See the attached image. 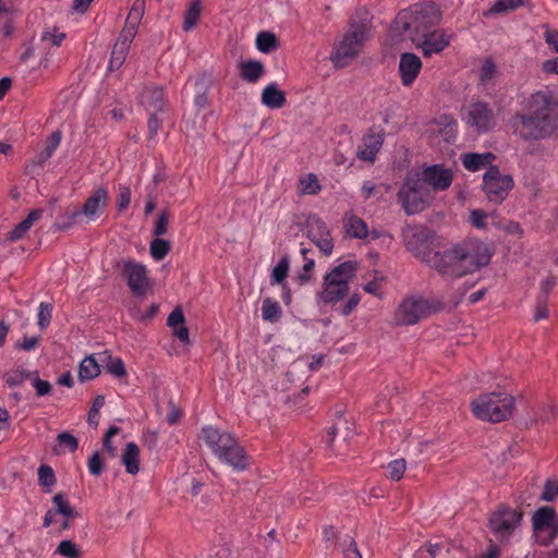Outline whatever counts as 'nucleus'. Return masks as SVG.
<instances>
[{
	"mask_svg": "<svg viewBox=\"0 0 558 558\" xmlns=\"http://www.w3.org/2000/svg\"><path fill=\"white\" fill-rule=\"evenodd\" d=\"M492 251L481 241H468L438 250L423 257V263L440 277L459 279L490 263Z\"/></svg>",
	"mask_w": 558,
	"mask_h": 558,
	"instance_id": "obj_1",
	"label": "nucleus"
},
{
	"mask_svg": "<svg viewBox=\"0 0 558 558\" xmlns=\"http://www.w3.org/2000/svg\"><path fill=\"white\" fill-rule=\"evenodd\" d=\"M555 102L548 93L536 92L527 101V112L517 113L511 124L524 141H538L550 136L557 129Z\"/></svg>",
	"mask_w": 558,
	"mask_h": 558,
	"instance_id": "obj_2",
	"label": "nucleus"
},
{
	"mask_svg": "<svg viewBox=\"0 0 558 558\" xmlns=\"http://www.w3.org/2000/svg\"><path fill=\"white\" fill-rule=\"evenodd\" d=\"M373 15L364 7L357 8L348 21V29L333 44L330 61L337 69L348 66L359 57L373 33Z\"/></svg>",
	"mask_w": 558,
	"mask_h": 558,
	"instance_id": "obj_3",
	"label": "nucleus"
},
{
	"mask_svg": "<svg viewBox=\"0 0 558 558\" xmlns=\"http://www.w3.org/2000/svg\"><path fill=\"white\" fill-rule=\"evenodd\" d=\"M441 16L440 8L434 2L414 3L397 14L389 29L390 37L395 43L417 41L440 23Z\"/></svg>",
	"mask_w": 558,
	"mask_h": 558,
	"instance_id": "obj_4",
	"label": "nucleus"
},
{
	"mask_svg": "<svg viewBox=\"0 0 558 558\" xmlns=\"http://www.w3.org/2000/svg\"><path fill=\"white\" fill-rule=\"evenodd\" d=\"M470 405L476 418L490 423H500L512 416L515 399L506 391H493L480 395L472 400Z\"/></svg>",
	"mask_w": 558,
	"mask_h": 558,
	"instance_id": "obj_5",
	"label": "nucleus"
},
{
	"mask_svg": "<svg viewBox=\"0 0 558 558\" xmlns=\"http://www.w3.org/2000/svg\"><path fill=\"white\" fill-rule=\"evenodd\" d=\"M357 265L347 260L333 267L323 280L319 299L326 304H335L349 293V282L355 277Z\"/></svg>",
	"mask_w": 558,
	"mask_h": 558,
	"instance_id": "obj_6",
	"label": "nucleus"
},
{
	"mask_svg": "<svg viewBox=\"0 0 558 558\" xmlns=\"http://www.w3.org/2000/svg\"><path fill=\"white\" fill-rule=\"evenodd\" d=\"M397 199L404 213L411 216L422 213L429 205L430 194L418 174H409L397 193Z\"/></svg>",
	"mask_w": 558,
	"mask_h": 558,
	"instance_id": "obj_7",
	"label": "nucleus"
},
{
	"mask_svg": "<svg viewBox=\"0 0 558 558\" xmlns=\"http://www.w3.org/2000/svg\"><path fill=\"white\" fill-rule=\"evenodd\" d=\"M432 305L423 296L408 295L398 305L393 322L397 326H412L432 313Z\"/></svg>",
	"mask_w": 558,
	"mask_h": 558,
	"instance_id": "obj_8",
	"label": "nucleus"
},
{
	"mask_svg": "<svg viewBox=\"0 0 558 558\" xmlns=\"http://www.w3.org/2000/svg\"><path fill=\"white\" fill-rule=\"evenodd\" d=\"M513 186V178L510 174L501 173L496 166H490L483 175V191L492 203H502Z\"/></svg>",
	"mask_w": 558,
	"mask_h": 558,
	"instance_id": "obj_9",
	"label": "nucleus"
},
{
	"mask_svg": "<svg viewBox=\"0 0 558 558\" xmlns=\"http://www.w3.org/2000/svg\"><path fill=\"white\" fill-rule=\"evenodd\" d=\"M523 512L500 505L489 518V529L500 539H508L522 521Z\"/></svg>",
	"mask_w": 558,
	"mask_h": 558,
	"instance_id": "obj_10",
	"label": "nucleus"
},
{
	"mask_svg": "<svg viewBox=\"0 0 558 558\" xmlns=\"http://www.w3.org/2000/svg\"><path fill=\"white\" fill-rule=\"evenodd\" d=\"M121 263V275L125 279L131 292L135 296H145L151 289L146 266L132 259H124Z\"/></svg>",
	"mask_w": 558,
	"mask_h": 558,
	"instance_id": "obj_11",
	"label": "nucleus"
},
{
	"mask_svg": "<svg viewBox=\"0 0 558 558\" xmlns=\"http://www.w3.org/2000/svg\"><path fill=\"white\" fill-rule=\"evenodd\" d=\"M432 238L433 232L424 226L407 225L402 229V240L405 247L422 263L425 255L435 252L434 250L426 248V244Z\"/></svg>",
	"mask_w": 558,
	"mask_h": 558,
	"instance_id": "obj_12",
	"label": "nucleus"
},
{
	"mask_svg": "<svg viewBox=\"0 0 558 558\" xmlns=\"http://www.w3.org/2000/svg\"><path fill=\"white\" fill-rule=\"evenodd\" d=\"M306 229L308 239L316 244L323 254L330 255L333 243L326 223L318 216L313 215L306 220Z\"/></svg>",
	"mask_w": 558,
	"mask_h": 558,
	"instance_id": "obj_13",
	"label": "nucleus"
},
{
	"mask_svg": "<svg viewBox=\"0 0 558 558\" xmlns=\"http://www.w3.org/2000/svg\"><path fill=\"white\" fill-rule=\"evenodd\" d=\"M145 12V1L134 0L116 44L130 48Z\"/></svg>",
	"mask_w": 558,
	"mask_h": 558,
	"instance_id": "obj_14",
	"label": "nucleus"
},
{
	"mask_svg": "<svg viewBox=\"0 0 558 558\" xmlns=\"http://www.w3.org/2000/svg\"><path fill=\"white\" fill-rule=\"evenodd\" d=\"M216 457L219 461L236 471H244L250 465V458L236 438L219 451Z\"/></svg>",
	"mask_w": 558,
	"mask_h": 558,
	"instance_id": "obj_15",
	"label": "nucleus"
},
{
	"mask_svg": "<svg viewBox=\"0 0 558 558\" xmlns=\"http://www.w3.org/2000/svg\"><path fill=\"white\" fill-rule=\"evenodd\" d=\"M468 123L477 132H487L495 124L493 110L483 101L472 102L469 107Z\"/></svg>",
	"mask_w": 558,
	"mask_h": 558,
	"instance_id": "obj_16",
	"label": "nucleus"
},
{
	"mask_svg": "<svg viewBox=\"0 0 558 558\" xmlns=\"http://www.w3.org/2000/svg\"><path fill=\"white\" fill-rule=\"evenodd\" d=\"M425 36L417 41H412L416 48H421L425 57L441 52L450 44V36L442 29H432L425 32Z\"/></svg>",
	"mask_w": 558,
	"mask_h": 558,
	"instance_id": "obj_17",
	"label": "nucleus"
},
{
	"mask_svg": "<svg viewBox=\"0 0 558 558\" xmlns=\"http://www.w3.org/2000/svg\"><path fill=\"white\" fill-rule=\"evenodd\" d=\"M109 202V192L105 186L97 187L92 195L87 197L82 206L83 216L89 220H96L105 210Z\"/></svg>",
	"mask_w": 558,
	"mask_h": 558,
	"instance_id": "obj_18",
	"label": "nucleus"
},
{
	"mask_svg": "<svg viewBox=\"0 0 558 558\" xmlns=\"http://www.w3.org/2000/svg\"><path fill=\"white\" fill-rule=\"evenodd\" d=\"M383 130L372 128L362 138V144L356 151V157L364 161H374L384 143Z\"/></svg>",
	"mask_w": 558,
	"mask_h": 558,
	"instance_id": "obj_19",
	"label": "nucleus"
},
{
	"mask_svg": "<svg viewBox=\"0 0 558 558\" xmlns=\"http://www.w3.org/2000/svg\"><path fill=\"white\" fill-rule=\"evenodd\" d=\"M422 69L420 57L412 52H404L399 60V75L403 86H411L418 76Z\"/></svg>",
	"mask_w": 558,
	"mask_h": 558,
	"instance_id": "obj_20",
	"label": "nucleus"
},
{
	"mask_svg": "<svg viewBox=\"0 0 558 558\" xmlns=\"http://www.w3.org/2000/svg\"><path fill=\"white\" fill-rule=\"evenodd\" d=\"M420 179L424 182L425 186L429 185L434 190L444 191L452 183V172L439 165H434L425 168L422 172V178Z\"/></svg>",
	"mask_w": 558,
	"mask_h": 558,
	"instance_id": "obj_21",
	"label": "nucleus"
},
{
	"mask_svg": "<svg viewBox=\"0 0 558 558\" xmlns=\"http://www.w3.org/2000/svg\"><path fill=\"white\" fill-rule=\"evenodd\" d=\"M202 437L215 456L235 438L233 434L213 426L204 427L202 429Z\"/></svg>",
	"mask_w": 558,
	"mask_h": 558,
	"instance_id": "obj_22",
	"label": "nucleus"
},
{
	"mask_svg": "<svg viewBox=\"0 0 558 558\" xmlns=\"http://www.w3.org/2000/svg\"><path fill=\"white\" fill-rule=\"evenodd\" d=\"M52 502L56 506V512L63 517L60 524V531H66L71 527V520L76 519L80 513L71 506L68 497L63 493H58L52 497Z\"/></svg>",
	"mask_w": 558,
	"mask_h": 558,
	"instance_id": "obj_23",
	"label": "nucleus"
},
{
	"mask_svg": "<svg viewBox=\"0 0 558 558\" xmlns=\"http://www.w3.org/2000/svg\"><path fill=\"white\" fill-rule=\"evenodd\" d=\"M238 68L241 78L250 84L256 83L265 74V66L259 60L241 61Z\"/></svg>",
	"mask_w": 558,
	"mask_h": 558,
	"instance_id": "obj_24",
	"label": "nucleus"
},
{
	"mask_svg": "<svg viewBox=\"0 0 558 558\" xmlns=\"http://www.w3.org/2000/svg\"><path fill=\"white\" fill-rule=\"evenodd\" d=\"M262 102L270 109H280L287 102L286 93L276 84H269L262 92Z\"/></svg>",
	"mask_w": 558,
	"mask_h": 558,
	"instance_id": "obj_25",
	"label": "nucleus"
},
{
	"mask_svg": "<svg viewBox=\"0 0 558 558\" xmlns=\"http://www.w3.org/2000/svg\"><path fill=\"white\" fill-rule=\"evenodd\" d=\"M44 214L41 208L33 209L28 216L17 223L9 233L8 239L11 241H17L25 236V234L29 231L34 222L39 220Z\"/></svg>",
	"mask_w": 558,
	"mask_h": 558,
	"instance_id": "obj_26",
	"label": "nucleus"
},
{
	"mask_svg": "<svg viewBox=\"0 0 558 558\" xmlns=\"http://www.w3.org/2000/svg\"><path fill=\"white\" fill-rule=\"evenodd\" d=\"M121 461L125 466L126 473L136 475L140 472V448L135 442H128Z\"/></svg>",
	"mask_w": 558,
	"mask_h": 558,
	"instance_id": "obj_27",
	"label": "nucleus"
},
{
	"mask_svg": "<svg viewBox=\"0 0 558 558\" xmlns=\"http://www.w3.org/2000/svg\"><path fill=\"white\" fill-rule=\"evenodd\" d=\"M461 159L466 170L477 171L487 165L490 167L492 162L495 160V155L493 153H468L462 155Z\"/></svg>",
	"mask_w": 558,
	"mask_h": 558,
	"instance_id": "obj_28",
	"label": "nucleus"
},
{
	"mask_svg": "<svg viewBox=\"0 0 558 558\" xmlns=\"http://www.w3.org/2000/svg\"><path fill=\"white\" fill-rule=\"evenodd\" d=\"M142 104L150 113L161 112L163 108V90L159 87L146 88L142 95Z\"/></svg>",
	"mask_w": 558,
	"mask_h": 558,
	"instance_id": "obj_29",
	"label": "nucleus"
},
{
	"mask_svg": "<svg viewBox=\"0 0 558 558\" xmlns=\"http://www.w3.org/2000/svg\"><path fill=\"white\" fill-rule=\"evenodd\" d=\"M344 229L348 235L355 239H364L367 235L365 221L355 215L347 214L343 219Z\"/></svg>",
	"mask_w": 558,
	"mask_h": 558,
	"instance_id": "obj_30",
	"label": "nucleus"
},
{
	"mask_svg": "<svg viewBox=\"0 0 558 558\" xmlns=\"http://www.w3.org/2000/svg\"><path fill=\"white\" fill-rule=\"evenodd\" d=\"M351 423L342 415H339L328 432V446L331 447L336 437L347 440L351 434Z\"/></svg>",
	"mask_w": 558,
	"mask_h": 558,
	"instance_id": "obj_31",
	"label": "nucleus"
},
{
	"mask_svg": "<svg viewBox=\"0 0 558 558\" xmlns=\"http://www.w3.org/2000/svg\"><path fill=\"white\" fill-rule=\"evenodd\" d=\"M202 1L193 0L183 16V25L182 28L184 32H191L195 28L201 20L202 13Z\"/></svg>",
	"mask_w": 558,
	"mask_h": 558,
	"instance_id": "obj_32",
	"label": "nucleus"
},
{
	"mask_svg": "<svg viewBox=\"0 0 558 558\" xmlns=\"http://www.w3.org/2000/svg\"><path fill=\"white\" fill-rule=\"evenodd\" d=\"M556 518V511L551 507L539 508L532 518L535 531H541L546 526H550Z\"/></svg>",
	"mask_w": 558,
	"mask_h": 558,
	"instance_id": "obj_33",
	"label": "nucleus"
},
{
	"mask_svg": "<svg viewBox=\"0 0 558 558\" xmlns=\"http://www.w3.org/2000/svg\"><path fill=\"white\" fill-rule=\"evenodd\" d=\"M256 48L263 53H270L279 48V40L271 32H260L256 36Z\"/></svg>",
	"mask_w": 558,
	"mask_h": 558,
	"instance_id": "obj_34",
	"label": "nucleus"
},
{
	"mask_svg": "<svg viewBox=\"0 0 558 558\" xmlns=\"http://www.w3.org/2000/svg\"><path fill=\"white\" fill-rule=\"evenodd\" d=\"M100 374V367L96 360L90 355L85 357L81 364L78 369V378L81 381H86L94 379Z\"/></svg>",
	"mask_w": 558,
	"mask_h": 558,
	"instance_id": "obj_35",
	"label": "nucleus"
},
{
	"mask_svg": "<svg viewBox=\"0 0 558 558\" xmlns=\"http://www.w3.org/2000/svg\"><path fill=\"white\" fill-rule=\"evenodd\" d=\"M322 185L318 178L314 173H308L299 180V194L301 195H316L320 192Z\"/></svg>",
	"mask_w": 558,
	"mask_h": 558,
	"instance_id": "obj_36",
	"label": "nucleus"
},
{
	"mask_svg": "<svg viewBox=\"0 0 558 558\" xmlns=\"http://www.w3.org/2000/svg\"><path fill=\"white\" fill-rule=\"evenodd\" d=\"M523 4V0H497L490 9L483 12L484 17L494 14H502L515 10Z\"/></svg>",
	"mask_w": 558,
	"mask_h": 558,
	"instance_id": "obj_37",
	"label": "nucleus"
},
{
	"mask_svg": "<svg viewBox=\"0 0 558 558\" xmlns=\"http://www.w3.org/2000/svg\"><path fill=\"white\" fill-rule=\"evenodd\" d=\"M262 317L266 322H278L281 317V308L278 302L270 298L264 299L262 304Z\"/></svg>",
	"mask_w": 558,
	"mask_h": 558,
	"instance_id": "obj_38",
	"label": "nucleus"
},
{
	"mask_svg": "<svg viewBox=\"0 0 558 558\" xmlns=\"http://www.w3.org/2000/svg\"><path fill=\"white\" fill-rule=\"evenodd\" d=\"M38 482L45 493H51L57 483L54 472L51 466L41 464L38 469Z\"/></svg>",
	"mask_w": 558,
	"mask_h": 558,
	"instance_id": "obj_39",
	"label": "nucleus"
},
{
	"mask_svg": "<svg viewBox=\"0 0 558 558\" xmlns=\"http://www.w3.org/2000/svg\"><path fill=\"white\" fill-rule=\"evenodd\" d=\"M308 252L310 250L307 248L301 250V254L305 260V264L302 267V271L296 275V281L300 286H305L312 280V271L314 270L315 262L313 258L307 257Z\"/></svg>",
	"mask_w": 558,
	"mask_h": 558,
	"instance_id": "obj_40",
	"label": "nucleus"
},
{
	"mask_svg": "<svg viewBox=\"0 0 558 558\" xmlns=\"http://www.w3.org/2000/svg\"><path fill=\"white\" fill-rule=\"evenodd\" d=\"M33 377V372H29L24 368H15L10 372H7L3 375V379L8 384L9 387H15L21 385L24 380L31 379Z\"/></svg>",
	"mask_w": 558,
	"mask_h": 558,
	"instance_id": "obj_41",
	"label": "nucleus"
},
{
	"mask_svg": "<svg viewBox=\"0 0 558 558\" xmlns=\"http://www.w3.org/2000/svg\"><path fill=\"white\" fill-rule=\"evenodd\" d=\"M56 554L64 558H81L82 550L73 541L64 539L57 546Z\"/></svg>",
	"mask_w": 558,
	"mask_h": 558,
	"instance_id": "obj_42",
	"label": "nucleus"
},
{
	"mask_svg": "<svg viewBox=\"0 0 558 558\" xmlns=\"http://www.w3.org/2000/svg\"><path fill=\"white\" fill-rule=\"evenodd\" d=\"M130 48L114 44L108 65L109 71L118 70L125 61Z\"/></svg>",
	"mask_w": 558,
	"mask_h": 558,
	"instance_id": "obj_43",
	"label": "nucleus"
},
{
	"mask_svg": "<svg viewBox=\"0 0 558 558\" xmlns=\"http://www.w3.org/2000/svg\"><path fill=\"white\" fill-rule=\"evenodd\" d=\"M149 252L154 259L161 260L170 252V242L156 236V239L150 242Z\"/></svg>",
	"mask_w": 558,
	"mask_h": 558,
	"instance_id": "obj_44",
	"label": "nucleus"
},
{
	"mask_svg": "<svg viewBox=\"0 0 558 558\" xmlns=\"http://www.w3.org/2000/svg\"><path fill=\"white\" fill-rule=\"evenodd\" d=\"M290 267V259L288 255L281 257L278 264L274 267L271 272L272 283H281L288 276Z\"/></svg>",
	"mask_w": 558,
	"mask_h": 558,
	"instance_id": "obj_45",
	"label": "nucleus"
},
{
	"mask_svg": "<svg viewBox=\"0 0 558 558\" xmlns=\"http://www.w3.org/2000/svg\"><path fill=\"white\" fill-rule=\"evenodd\" d=\"M407 469L404 459H397L388 464V476L392 481H400Z\"/></svg>",
	"mask_w": 558,
	"mask_h": 558,
	"instance_id": "obj_46",
	"label": "nucleus"
},
{
	"mask_svg": "<svg viewBox=\"0 0 558 558\" xmlns=\"http://www.w3.org/2000/svg\"><path fill=\"white\" fill-rule=\"evenodd\" d=\"M52 317V305L50 303L41 302L38 307V326L45 329L49 326Z\"/></svg>",
	"mask_w": 558,
	"mask_h": 558,
	"instance_id": "obj_47",
	"label": "nucleus"
},
{
	"mask_svg": "<svg viewBox=\"0 0 558 558\" xmlns=\"http://www.w3.org/2000/svg\"><path fill=\"white\" fill-rule=\"evenodd\" d=\"M104 404H105V397L102 395H99L94 399L93 405L88 412V417H87L89 425H92L94 427L98 426V415H99V411L104 407Z\"/></svg>",
	"mask_w": 558,
	"mask_h": 558,
	"instance_id": "obj_48",
	"label": "nucleus"
},
{
	"mask_svg": "<svg viewBox=\"0 0 558 558\" xmlns=\"http://www.w3.org/2000/svg\"><path fill=\"white\" fill-rule=\"evenodd\" d=\"M31 379L38 397H44L50 393L52 388L51 384L47 380L40 379L37 371L33 372V377H31Z\"/></svg>",
	"mask_w": 558,
	"mask_h": 558,
	"instance_id": "obj_49",
	"label": "nucleus"
},
{
	"mask_svg": "<svg viewBox=\"0 0 558 558\" xmlns=\"http://www.w3.org/2000/svg\"><path fill=\"white\" fill-rule=\"evenodd\" d=\"M57 441L60 447L66 446L71 452L76 451V449L78 447L77 438L69 432L60 433L57 436Z\"/></svg>",
	"mask_w": 558,
	"mask_h": 558,
	"instance_id": "obj_50",
	"label": "nucleus"
},
{
	"mask_svg": "<svg viewBox=\"0 0 558 558\" xmlns=\"http://www.w3.org/2000/svg\"><path fill=\"white\" fill-rule=\"evenodd\" d=\"M169 223V214L167 210H162L156 220L155 227H154V235L155 236H161L167 233Z\"/></svg>",
	"mask_w": 558,
	"mask_h": 558,
	"instance_id": "obj_51",
	"label": "nucleus"
},
{
	"mask_svg": "<svg viewBox=\"0 0 558 558\" xmlns=\"http://www.w3.org/2000/svg\"><path fill=\"white\" fill-rule=\"evenodd\" d=\"M557 412H558V410H557L556 405L544 404L541 408L539 416L534 417L531 423L535 424L537 422H543V423L549 422L551 418H554L556 416Z\"/></svg>",
	"mask_w": 558,
	"mask_h": 558,
	"instance_id": "obj_52",
	"label": "nucleus"
},
{
	"mask_svg": "<svg viewBox=\"0 0 558 558\" xmlns=\"http://www.w3.org/2000/svg\"><path fill=\"white\" fill-rule=\"evenodd\" d=\"M497 73V66L493 60L487 59L482 65L480 80L482 83H486L494 78Z\"/></svg>",
	"mask_w": 558,
	"mask_h": 558,
	"instance_id": "obj_53",
	"label": "nucleus"
},
{
	"mask_svg": "<svg viewBox=\"0 0 558 558\" xmlns=\"http://www.w3.org/2000/svg\"><path fill=\"white\" fill-rule=\"evenodd\" d=\"M131 203V190L128 186L119 187L117 196V207L119 211L125 210Z\"/></svg>",
	"mask_w": 558,
	"mask_h": 558,
	"instance_id": "obj_54",
	"label": "nucleus"
},
{
	"mask_svg": "<svg viewBox=\"0 0 558 558\" xmlns=\"http://www.w3.org/2000/svg\"><path fill=\"white\" fill-rule=\"evenodd\" d=\"M558 496V482L547 480L544 485V492L541 496L544 501H553Z\"/></svg>",
	"mask_w": 558,
	"mask_h": 558,
	"instance_id": "obj_55",
	"label": "nucleus"
},
{
	"mask_svg": "<svg viewBox=\"0 0 558 558\" xmlns=\"http://www.w3.org/2000/svg\"><path fill=\"white\" fill-rule=\"evenodd\" d=\"M88 470L90 474L99 476L104 471V462L98 451H95L88 460Z\"/></svg>",
	"mask_w": 558,
	"mask_h": 558,
	"instance_id": "obj_56",
	"label": "nucleus"
},
{
	"mask_svg": "<svg viewBox=\"0 0 558 558\" xmlns=\"http://www.w3.org/2000/svg\"><path fill=\"white\" fill-rule=\"evenodd\" d=\"M343 554L345 558H362L357 544L352 537L343 541Z\"/></svg>",
	"mask_w": 558,
	"mask_h": 558,
	"instance_id": "obj_57",
	"label": "nucleus"
},
{
	"mask_svg": "<svg viewBox=\"0 0 558 558\" xmlns=\"http://www.w3.org/2000/svg\"><path fill=\"white\" fill-rule=\"evenodd\" d=\"M184 323H185V317H184L183 311L180 306H177L168 316L167 325L169 327L174 328L177 326L183 325Z\"/></svg>",
	"mask_w": 558,
	"mask_h": 558,
	"instance_id": "obj_58",
	"label": "nucleus"
},
{
	"mask_svg": "<svg viewBox=\"0 0 558 558\" xmlns=\"http://www.w3.org/2000/svg\"><path fill=\"white\" fill-rule=\"evenodd\" d=\"M62 134L60 131H54L47 140L44 151L48 153L50 156L54 153L57 147L61 142Z\"/></svg>",
	"mask_w": 558,
	"mask_h": 558,
	"instance_id": "obj_59",
	"label": "nucleus"
},
{
	"mask_svg": "<svg viewBox=\"0 0 558 558\" xmlns=\"http://www.w3.org/2000/svg\"><path fill=\"white\" fill-rule=\"evenodd\" d=\"M40 337L38 336L25 337L23 341H19L15 343V348L28 352L35 349L38 345Z\"/></svg>",
	"mask_w": 558,
	"mask_h": 558,
	"instance_id": "obj_60",
	"label": "nucleus"
},
{
	"mask_svg": "<svg viewBox=\"0 0 558 558\" xmlns=\"http://www.w3.org/2000/svg\"><path fill=\"white\" fill-rule=\"evenodd\" d=\"M160 112H151L148 120V132L149 137L153 138L157 135L158 130L161 125V119L159 118Z\"/></svg>",
	"mask_w": 558,
	"mask_h": 558,
	"instance_id": "obj_61",
	"label": "nucleus"
},
{
	"mask_svg": "<svg viewBox=\"0 0 558 558\" xmlns=\"http://www.w3.org/2000/svg\"><path fill=\"white\" fill-rule=\"evenodd\" d=\"M107 369L110 374L122 377L126 374L124 364L121 359L112 360L111 363L107 366Z\"/></svg>",
	"mask_w": 558,
	"mask_h": 558,
	"instance_id": "obj_62",
	"label": "nucleus"
},
{
	"mask_svg": "<svg viewBox=\"0 0 558 558\" xmlns=\"http://www.w3.org/2000/svg\"><path fill=\"white\" fill-rule=\"evenodd\" d=\"M487 217L486 213L482 209H474L470 214V221L476 228L485 227V218Z\"/></svg>",
	"mask_w": 558,
	"mask_h": 558,
	"instance_id": "obj_63",
	"label": "nucleus"
},
{
	"mask_svg": "<svg viewBox=\"0 0 558 558\" xmlns=\"http://www.w3.org/2000/svg\"><path fill=\"white\" fill-rule=\"evenodd\" d=\"M360 295L357 293H353L349 298L348 302L344 305H342L341 314L343 316L350 315L356 308L357 304L360 303Z\"/></svg>",
	"mask_w": 558,
	"mask_h": 558,
	"instance_id": "obj_64",
	"label": "nucleus"
}]
</instances>
